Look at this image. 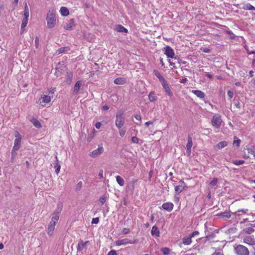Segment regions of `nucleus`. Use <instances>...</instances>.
Returning a JSON list of instances; mask_svg holds the SVG:
<instances>
[{
	"label": "nucleus",
	"instance_id": "1",
	"mask_svg": "<svg viewBox=\"0 0 255 255\" xmlns=\"http://www.w3.org/2000/svg\"><path fill=\"white\" fill-rule=\"evenodd\" d=\"M125 119L124 117V113L122 111H119L116 115V126L120 129L125 124Z\"/></svg>",
	"mask_w": 255,
	"mask_h": 255
},
{
	"label": "nucleus",
	"instance_id": "2",
	"mask_svg": "<svg viewBox=\"0 0 255 255\" xmlns=\"http://www.w3.org/2000/svg\"><path fill=\"white\" fill-rule=\"evenodd\" d=\"M235 252L238 255H249V251L248 249L243 246L238 245L235 248Z\"/></svg>",
	"mask_w": 255,
	"mask_h": 255
},
{
	"label": "nucleus",
	"instance_id": "3",
	"mask_svg": "<svg viewBox=\"0 0 255 255\" xmlns=\"http://www.w3.org/2000/svg\"><path fill=\"white\" fill-rule=\"evenodd\" d=\"M222 122L221 116L219 115H215L211 121L212 125L216 128L221 126Z\"/></svg>",
	"mask_w": 255,
	"mask_h": 255
},
{
	"label": "nucleus",
	"instance_id": "4",
	"mask_svg": "<svg viewBox=\"0 0 255 255\" xmlns=\"http://www.w3.org/2000/svg\"><path fill=\"white\" fill-rule=\"evenodd\" d=\"M136 240H134L133 241L130 240L128 239H124L122 240H118L116 242V245L117 246H121L122 245L127 244H134L136 243Z\"/></svg>",
	"mask_w": 255,
	"mask_h": 255
},
{
	"label": "nucleus",
	"instance_id": "5",
	"mask_svg": "<svg viewBox=\"0 0 255 255\" xmlns=\"http://www.w3.org/2000/svg\"><path fill=\"white\" fill-rule=\"evenodd\" d=\"M186 187L185 183L182 180H180L178 184L176 185H174L175 187V191L176 194H179Z\"/></svg>",
	"mask_w": 255,
	"mask_h": 255
},
{
	"label": "nucleus",
	"instance_id": "6",
	"mask_svg": "<svg viewBox=\"0 0 255 255\" xmlns=\"http://www.w3.org/2000/svg\"><path fill=\"white\" fill-rule=\"evenodd\" d=\"M250 154L252 155L255 158V147L254 146L251 148L245 149L244 157L246 158H249Z\"/></svg>",
	"mask_w": 255,
	"mask_h": 255
},
{
	"label": "nucleus",
	"instance_id": "7",
	"mask_svg": "<svg viewBox=\"0 0 255 255\" xmlns=\"http://www.w3.org/2000/svg\"><path fill=\"white\" fill-rule=\"evenodd\" d=\"M46 20L48 28H51L55 26L56 20L55 17H46Z\"/></svg>",
	"mask_w": 255,
	"mask_h": 255
},
{
	"label": "nucleus",
	"instance_id": "8",
	"mask_svg": "<svg viewBox=\"0 0 255 255\" xmlns=\"http://www.w3.org/2000/svg\"><path fill=\"white\" fill-rule=\"evenodd\" d=\"M161 84L164 89L165 90L166 94L168 95L169 96H172V92L170 90V88L166 81H164L163 82H161Z\"/></svg>",
	"mask_w": 255,
	"mask_h": 255
},
{
	"label": "nucleus",
	"instance_id": "9",
	"mask_svg": "<svg viewBox=\"0 0 255 255\" xmlns=\"http://www.w3.org/2000/svg\"><path fill=\"white\" fill-rule=\"evenodd\" d=\"M56 225L53 222L49 223L47 228V234L49 236H51L53 235Z\"/></svg>",
	"mask_w": 255,
	"mask_h": 255
},
{
	"label": "nucleus",
	"instance_id": "10",
	"mask_svg": "<svg viewBox=\"0 0 255 255\" xmlns=\"http://www.w3.org/2000/svg\"><path fill=\"white\" fill-rule=\"evenodd\" d=\"M104 151L102 147H99L97 149L93 150L90 154V156L93 157H96L101 154Z\"/></svg>",
	"mask_w": 255,
	"mask_h": 255
},
{
	"label": "nucleus",
	"instance_id": "11",
	"mask_svg": "<svg viewBox=\"0 0 255 255\" xmlns=\"http://www.w3.org/2000/svg\"><path fill=\"white\" fill-rule=\"evenodd\" d=\"M165 54L168 57L171 58H173L174 56V52L170 46H166L165 47Z\"/></svg>",
	"mask_w": 255,
	"mask_h": 255
},
{
	"label": "nucleus",
	"instance_id": "12",
	"mask_svg": "<svg viewBox=\"0 0 255 255\" xmlns=\"http://www.w3.org/2000/svg\"><path fill=\"white\" fill-rule=\"evenodd\" d=\"M243 241L244 243L249 245H253L255 243V241L253 239L251 236H248L244 238Z\"/></svg>",
	"mask_w": 255,
	"mask_h": 255
},
{
	"label": "nucleus",
	"instance_id": "13",
	"mask_svg": "<svg viewBox=\"0 0 255 255\" xmlns=\"http://www.w3.org/2000/svg\"><path fill=\"white\" fill-rule=\"evenodd\" d=\"M162 207L164 210L170 212L173 209V204L171 203H165L163 204Z\"/></svg>",
	"mask_w": 255,
	"mask_h": 255
},
{
	"label": "nucleus",
	"instance_id": "14",
	"mask_svg": "<svg viewBox=\"0 0 255 255\" xmlns=\"http://www.w3.org/2000/svg\"><path fill=\"white\" fill-rule=\"evenodd\" d=\"M28 17H24L22 20V23L21 25L20 33H22L24 31V28L26 26L28 23Z\"/></svg>",
	"mask_w": 255,
	"mask_h": 255
},
{
	"label": "nucleus",
	"instance_id": "15",
	"mask_svg": "<svg viewBox=\"0 0 255 255\" xmlns=\"http://www.w3.org/2000/svg\"><path fill=\"white\" fill-rule=\"evenodd\" d=\"M89 243V241H86L85 242H83V241H81L79 242L77 246V251L81 252L83 249L86 247L87 244Z\"/></svg>",
	"mask_w": 255,
	"mask_h": 255
},
{
	"label": "nucleus",
	"instance_id": "16",
	"mask_svg": "<svg viewBox=\"0 0 255 255\" xmlns=\"http://www.w3.org/2000/svg\"><path fill=\"white\" fill-rule=\"evenodd\" d=\"M21 140L19 139H15L14 141V146L12 148L13 151H17L20 147Z\"/></svg>",
	"mask_w": 255,
	"mask_h": 255
},
{
	"label": "nucleus",
	"instance_id": "17",
	"mask_svg": "<svg viewBox=\"0 0 255 255\" xmlns=\"http://www.w3.org/2000/svg\"><path fill=\"white\" fill-rule=\"evenodd\" d=\"M81 86V82L80 81H78L74 87V90H73V94L76 95L78 93L80 88Z\"/></svg>",
	"mask_w": 255,
	"mask_h": 255
},
{
	"label": "nucleus",
	"instance_id": "18",
	"mask_svg": "<svg viewBox=\"0 0 255 255\" xmlns=\"http://www.w3.org/2000/svg\"><path fill=\"white\" fill-rule=\"evenodd\" d=\"M192 92L199 98L203 99L205 97L204 93L200 90H192Z\"/></svg>",
	"mask_w": 255,
	"mask_h": 255
},
{
	"label": "nucleus",
	"instance_id": "19",
	"mask_svg": "<svg viewBox=\"0 0 255 255\" xmlns=\"http://www.w3.org/2000/svg\"><path fill=\"white\" fill-rule=\"evenodd\" d=\"M30 122L35 127L37 128H41V125L39 121L35 119L34 118H32L30 120Z\"/></svg>",
	"mask_w": 255,
	"mask_h": 255
},
{
	"label": "nucleus",
	"instance_id": "20",
	"mask_svg": "<svg viewBox=\"0 0 255 255\" xmlns=\"http://www.w3.org/2000/svg\"><path fill=\"white\" fill-rule=\"evenodd\" d=\"M61 14L62 16H68L69 14V11L68 8L66 7L62 6L60 8Z\"/></svg>",
	"mask_w": 255,
	"mask_h": 255
},
{
	"label": "nucleus",
	"instance_id": "21",
	"mask_svg": "<svg viewBox=\"0 0 255 255\" xmlns=\"http://www.w3.org/2000/svg\"><path fill=\"white\" fill-rule=\"evenodd\" d=\"M74 20L73 19H71L69 20V22L64 25V28L67 30H70L72 29L73 26L74 25Z\"/></svg>",
	"mask_w": 255,
	"mask_h": 255
},
{
	"label": "nucleus",
	"instance_id": "22",
	"mask_svg": "<svg viewBox=\"0 0 255 255\" xmlns=\"http://www.w3.org/2000/svg\"><path fill=\"white\" fill-rule=\"evenodd\" d=\"M116 30L119 32H128V29L125 28L122 25H118L116 26Z\"/></svg>",
	"mask_w": 255,
	"mask_h": 255
},
{
	"label": "nucleus",
	"instance_id": "23",
	"mask_svg": "<svg viewBox=\"0 0 255 255\" xmlns=\"http://www.w3.org/2000/svg\"><path fill=\"white\" fill-rule=\"evenodd\" d=\"M41 99L42 100V102L45 104L49 103L51 101L50 97L45 95H41Z\"/></svg>",
	"mask_w": 255,
	"mask_h": 255
},
{
	"label": "nucleus",
	"instance_id": "24",
	"mask_svg": "<svg viewBox=\"0 0 255 255\" xmlns=\"http://www.w3.org/2000/svg\"><path fill=\"white\" fill-rule=\"evenodd\" d=\"M151 233L152 235L158 237L159 235V231L158 228L156 226H154L151 230Z\"/></svg>",
	"mask_w": 255,
	"mask_h": 255
},
{
	"label": "nucleus",
	"instance_id": "25",
	"mask_svg": "<svg viewBox=\"0 0 255 255\" xmlns=\"http://www.w3.org/2000/svg\"><path fill=\"white\" fill-rule=\"evenodd\" d=\"M191 237H190V236L189 235L188 237H185L184 238H183L182 239V243L183 244L185 245H190L191 242H192V241H191Z\"/></svg>",
	"mask_w": 255,
	"mask_h": 255
},
{
	"label": "nucleus",
	"instance_id": "26",
	"mask_svg": "<svg viewBox=\"0 0 255 255\" xmlns=\"http://www.w3.org/2000/svg\"><path fill=\"white\" fill-rule=\"evenodd\" d=\"M62 207H63V206H62V204H61V203L58 204L57 207L56 209H55V210L54 211L53 214L59 215L60 213H61V212L62 210Z\"/></svg>",
	"mask_w": 255,
	"mask_h": 255
},
{
	"label": "nucleus",
	"instance_id": "27",
	"mask_svg": "<svg viewBox=\"0 0 255 255\" xmlns=\"http://www.w3.org/2000/svg\"><path fill=\"white\" fill-rule=\"evenodd\" d=\"M154 73L155 76L158 78L159 81L161 83L165 80L164 77L160 74V72L158 71L155 70L154 71Z\"/></svg>",
	"mask_w": 255,
	"mask_h": 255
},
{
	"label": "nucleus",
	"instance_id": "28",
	"mask_svg": "<svg viewBox=\"0 0 255 255\" xmlns=\"http://www.w3.org/2000/svg\"><path fill=\"white\" fill-rule=\"evenodd\" d=\"M70 50L69 47H64L60 48L55 53L56 54L59 55L64 52H67Z\"/></svg>",
	"mask_w": 255,
	"mask_h": 255
},
{
	"label": "nucleus",
	"instance_id": "29",
	"mask_svg": "<svg viewBox=\"0 0 255 255\" xmlns=\"http://www.w3.org/2000/svg\"><path fill=\"white\" fill-rule=\"evenodd\" d=\"M55 158H56V163L54 164V168H56L55 169V172L57 174H58L59 172H60V168H61V166L58 163V159H57V157L56 156L55 157Z\"/></svg>",
	"mask_w": 255,
	"mask_h": 255
},
{
	"label": "nucleus",
	"instance_id": "30",
	"mask_svg": "<svg viewBox=\"0 0 255 255\" xmlns=\"http://www.w3.org/2000/svg\"><path fill=\"white\" fill-rule=\"evenodd\" d=\"M148 99L151 102H153L157 100V97L155 96L154 92H150L148 95Z\"/></svg>",
	"mask_w": 255,
	"mask_h": 255
},
{
	"label": "nucleus",
	"instance_id": "31",
	"mask_svg": "<svg viewBox=\"0 0 255 255\" xmlns=\"http://www.w3.org/2000/svg\"><path fill=\"white\" fill-rule=\"evenodd\" d=\"M219 216H220V217H221L223 219H229L231 217V215L229 212H223V213L220 214L219 215Z\"/></svg>",
	"mask_w": 255,
	"mask_h": 255
},
{
	"label": "nucleus",
	"instance_id": "32",
	"mask_svg": "<svg viewBox=\"0 0 255 255\" xmlns=\"http://www.w3.org/2000/svg\"><path fill=\"white\" fill-rule=\"evenodd\" d=\"M228 144V142L226 141H222L220 142L217 145V147L218 149H220L226 146Z\"/></svg>",
	"mask_w": 255,
	"mask_h": 255
},
{
	"label": "nucleus",
	"instance_id": "33",
	"mask_svg": "<svg viewBox=\"0 0 255 255\" xmlns=\"http://www.w3.org/2000/svg\"><path fill=\"white\" fill-rule=\"evenodd\" d=\"M192 145H193V143H192V137L189 135L188 137L187 143L186 144V148L188 149L191 148Z\"/></svg>",
	"mask_w": 255,
	"mask_h": 255
},
{
	"label": "nucleus",
	"instance_id": "34",
	"mask_svg": "<svg viewBox=\"0 0 255 255\" xmlns=\"http://www.w3.org/2000/svg\"><path fill=\"white\" fill-rule=\"evenodd\" d=\"M116 180L118 183L121 186H123L125 184V181L124 179L120 176L116 177Z\"/></svg>",
	"mask_w": 255,
	"mask_h": 255
},
{
	"label": "nucleus",
	"instance_id": "35",
	"mask_svg": "<svg viewBox=\"0 0 255 255\" xmlns=\"http://www.w3.org/2000/svg\"><path fill=\"white\" fill-rule=\"evenodd\" d=\"M51 216V221L50 222H53V223L56 224L59 219V215L52 214Z\"/></svg>",
	"mask_w": 255,
	"mask_h": 255
},
{
	"label": "nucleus",
	"instance_id": "36",
	"mask_svg": "<svg viewBox=\"0 0 255 255\" xmlns=\"http://www.w3.org/2000/svg\"><path fill=\"white\" fill-rule=\"evenodd\" d=\"M255 230L252 227H247L243 230V232L248 234H251Z\"/></svg>",
	"mask_w": 255,
	"mask_h": 255
},
{
	"label": "nucleus",
	"instance_id": "37",
	"mask_svg": "<svg viewBox=\"0 0 255 255\" xmlns=\"http://www.w3.org/2000/svg\"><path fill=\"white\" fill-rule=\"evenodd\" d=\"M114 83L116 84H124L125 80L122 78H118L114 80Z\"/></svg>",
	"mask_w": 255,
	"mask_h": 255
},
{
	"label": "nucleus",
	"instance_id": "38",
	"mask_svg": "<svg viewBox=\"0 0 255 255\" xmlns=\"http://www.w3.org/2000/svg\"><path fill=\"white\" fill-rule=\"evenodd\" d=\"M247 211H248V209L239 210L238 211L236 212L234 214L236 216H240L241 215L240 213H242V214H246Z\"/></svg>",
	"mask_w": 255,
	"mask_h": 255
},
{
	"label": "nucleus",
	"instance_id": "39",
	"mask_svg": "<svg viewBox=\"0 0 255 255\" xmlns=\"http://www.w3.org/2000/svg\"><path fill=\"white\" fill-rule=\"evenodd\" d=\"M218 182V179L217 178H214L211 182L209 183V187H213V186L217 185Z\"/></svg>",
	"mask_w": 255,
	"mask_h": 255
},
{
	"label": "nucleus",
	"instance_id": "40",
	"mask_svg": "<svg viewBox=\"0 0 255 255\" xmlns=\"http://www.w3.org/2000/svg\"><path fill=\"white\" fill-rule=\"evenodd\" d=\"M161 251L164 255H168L169 254L170 250L167 248H163L161 249Z\"/></svg>",
	"mask_w": 255,
	"mask_h": 255
},
{
	"label": "nucleus",
	"instance_id": "41",
	"mask_svg": "<svg viewBox=\"0 0 255 255\" xmlns=\"http://www.w3.org/2000/svg\"><path fill=\"white\" fill-rule=\"evenodd\" d=\"M16 151H13V150H11V157L10 159V161L11 162H13L14 160H15V157L17 155V153Z\"/></svg>",
	"mask_w": 255,
	"mask_h": 255
},
{
	"label": "nucleus",
	"instance_id": "42",
	"mask_svg": "<svg viewBox=\"0 0 255 255\" xmlns=\"http://www.w3.org/2000/svg\"><path fill=\"white\" fill-rule=\"evenodd\" d=\"M56 13V10L54 9H52L49 10L46 16H55Z\"/></svg>",
	"mask_w": 255,
	"mask_h": 255
},
{
	"label": "nucleus",
	"instance_id": "43",
	"mask_svg": "<svg viewBox=\"0 0 255 255\" xmlns=\"http://www.w3.org/2000/svg\"><path fill=\"white\" fill-rule=\"evenodd\" d=\"M244 162V160H235L233 161V163L236 165L243 164Z\"/></svg>",
	"mask_w": 255,
	"mask_h": 255
},
{
	"label": "nucleus",
	"instance_id": "44",
	"mask_svg": "<svg viewBox=\"0 0 255 255\" xmlns=\"http://www.w3.org/2000/svg\"><path fill=\"white\" fill-rule=\"evenodd\" d=\"M14 136L16 137L15 139H19L20 140H21V136L17 130L14 131Z\"/></svg>",
	"mask_w": 255,
	"mask_h": 255
},
{
	"label": "nucleus",
	"instance_id": "45",
	"mask_svg": "<svg viewBox=\"0 0 255 255\" xmlns=\"http://www.w3.org/2000/svg\"><path fill=\"white\" fill-rule=\"evenodd\" d=\"M126 130L124 128L120 129L119 130V133L121 137H123L125 133H126Z\"/></svg>",
	"mask_w": 255,
	"mask_h": 255
},
{
	"label": "nucleus",
	"instance_id": "46",
	"mask_svg": "<svg viewBox=\"0 0 255 255\" xmlns=\"http://www.w3.org/2000/svg\"><path fill=\"white\" fill-rule=\"evenodd\" d=\"M23 16H29L28 8L26 3L25 5V10Z\"/></svg>",
	"mask_w": 255,
	"mask_h": 255
},
{
	"label": "nucleus",
	"instance_id": "47",
	"mask_svg": "<svg viewBox=\"0 0 255 255\" xmlns=\"http://www.w3.org/2000/svg\"><path fill=\"white\" fill-rule=\"evenodd\" d=\"M100 201L102 205H103L106 201V197L105 196H103L100 197Z\"/></svg>",
	"mask_w": 255,
	"mask_h": 255
},
{
	"label": "nucleus",
	"instance_id": "48",
	"mask_svg": "<svg viewBox=\"0 0 255 255\" xmlns=\"http://www.w3.org/2000/svg\"><path fill=\"white\" fill-rule=\"evenodd\" d=\"M82 186V182L81 181L78 183L76 186V190L77 191H79L81 189V187Z\"/></svg>",
	"mask_w": 255,
	"mask_h": 255
},
{
	"label": "nucleus",
	"instance_id": "49",
	"mask_svg": "<svg viewBox=\"0 0 255 255\" xmlns=\"http://www.w3.org/2000/svg\"><path fill=\"white\" fill-rule=\"evenodd\" d=\"M215 236V234H212L205 237L206 241L210 240Z\"/></svg>",
	"mask_w": 255,
	"mask_h": 255
},
{
	"label": "nucleus",
	"instance_id": "50",
	"mask_svg": "<svg viewBox=\"0 0 255 255\" xmlns=\"http://www.w3.org/2000/svg\"><path fill=\"white\" fill-rule=\"evenodd\" d=\"M131 141L133 143H138L139 141L138 138L136 136H133L131 137Z\"/></svg>",
	"mask_w": 255,
	"mask_h": 255
},
{
	"label": "nucleus",
	"instance_id": "51",
	"mask_svg": "<svg viewBox=\"0 0 255 255\" xmlns=\"http://www.w3.org/2000/svg\"><path fill=\"white\" fill-rule=\"evenodd\" d=\"M234 104H235V106L237 108L240 109L241 108V104L239 101H235Z\"/></svg>",
	"mask_w": 255,
	"mask_h": 255
},
{
	"label": "nucleus",
	"instance_id": "52",
	"mask_svg": "<svg viewBox=\"0 0 255 255\" xmlns=\"http://www.w3.org/2000/svg\"><path fill=\"white\" fill-rule=\"evenodd\" d=\"M99 219L98 218H93L92 221V224H97L99 223Z\"/></svg>",
	"mask_w": 255,
	"mask_h": 255
},
{
	"label": "nucleus",
	"instance_id": "53",
	"mask_svg": "<svg viewBox=\"0 0 255 255\" xmlns=\"http://www.w3.org/2000/svg\"><path fill=\"white\" fill-rule=\"evenodd\" d=\"M98 176L100 179H103V170L100 169L98 174Z\"/></svg>",
	"mask_w": 255,
	"mask_h": 255
},
{
	"label": "nucleus",
	"instance_id": "54",
	"mask_svg": "<svg viewBox=\"0 0 255 255\" xmlns=\"http://www.w3.org/2000/svg\"><path fill=\"white\" fill-rule=\"evenodd\" d=\"M240 142H241V140L239 139H237V140H234L233 144H236L237 146H239Z\"/></svg>",
	"mask_w": 255,
	"mask_h": 255
},
{
	"label": "nucleus",
	"instance_id": "55",
	"mask_svg": "<svg viewBox=\"0 0 255 255\" xmlns=\"http://www.w3.org/2000/svg\"><path fill=\"white\" fill-rule=\"evenodd\" d=\"M117 252L115 250H111L110 251L107 255H117Z\"/></svg>",
	"mask_w": 255,
	"mask_h": 255
},
{
	"label": "nucleus",
	"instance_id": "56",
	"mask_svg": "<svg viewBox=\"0 0 255 255\" xmlns=\"http://www.w3.org/2000/svg\"><path fill=\"white\" fill-rule=\"evenodd\" d=\"M227 95H228V97L230 98V99H231L233 98L234 94H233V92H232V91H229L227 93Z\"/></svg>",
	"mask_w": 255,
	"mask_h": 255
},
{
	"label": "nucleus",
	"instance_id": "57",
	"mask_svg": "<svg viewBox=\"0 0 255 255\" xmlns=\"http://www.w3.org/2000/svg\"><path fill=\"white\" fill-rule=\"evenodd\" d=\"M199 233L198 231H195V232L192 233L191 234H190L189 235L190 236V237L192 238V237H194V236L198 235Z\"/></svg>",
	"mask_w": 255,
	"mask_h": 255
},
{
	"label": "nucleus",
	"instance_id": "58",
	"mask_svg": "<svg viewBox=\"0 0 255 255\" xmlns=\"http://www.w3.org/2000/svg\"><path fill=\"white\" fill-rule=\"evenodd\" d=\"M35 43L36 47H38V45L39 44V38L37 36L35 37Z\"/></svg>",
	"mask_w": 255,
	"mask_h": 255
},
{
	"label": "nucleus",
	"instance_id": "59",
	"mask_svg": "<svg viewBox=\"0 0 255 255\" xmlns=\"http://www.w3.org/2000/svg\"><path fill=\"white\" fill-rule=\"evenodd\" d=\"M129 229L127 228H124L123 230V233L124 234H127L129 233Z\"/></svg>",
	"mask_w": 255,
	"mask_h": 255
},
{
	"label": "nucleus",
	"instance_id": "60",
	"mask_svg": "<svg viewBox=\"0 0 255 255\" xmlns=\"http://www.w3.org/2000/svg\"><path fill=\"white\" fill-rule=\"evenodd\" d=\"M101 126V123L100 122H97L95 124V127L99 129Z\"/></svg>",
	"mask_w": 255,
	"mask_h": 255
},
{
	"label": "nucleus",
	"instance_id": "61",
	"mask_svg": "<svg viewBox=\"0 0 255 255\" xmlns=\"http://www.w3.org/2000/svg\"><path fill=\"white\" fill-rule=\"evenodd\" d=\"M134 118H135L136 120H138V121H140V120H141V116H140L139 115H138V114L135 115L134 116Z\"/></svg>",
	"mask_w": 255,
	"mask_h": 255
},
{
	"label": "nucleus",
	"instance_id": "62",
	"mask_svg": "<svg viewBox=\"0 0 255 255\" xmlns=\"http://www.w3.org/2000/svg\"><path fill=\"white\" fill-rule=\"evenodd\" d=\"M109 109V107L107 105H105L102 107V110L104 111H108Z\"/></svg>",
	"mask_w": 255,
	"mask_h": 255
},
{
	"label": "nucleus",
	"instance_id": "63",
	"mask_svg": "<svg viewBox=\"0 0 255 255\" xmlns=\"http://www.w3.org/2000/svg\"><path fill=\"white\" fill-rule=\"evenodd\" d=\"M191 148H187V150H186V153L189 156L191 154Z\"/></svg>",
	"mask_w": 255,
	"mask_h": 255
},
{
	"label": "nucleus",
	"instance_id": "64",
	"mask_svg": "<svg viewBox=\"0 0 255 255\" xmlns=\"http://www.w3.org/2000/svg\"><path fill=\"white\" fill-rule=\"evenodd\" d=\"M153 123L152 122H151V121H148V122H147L145 123V125L147 126V127H148L149 125L150 124H152Z\"/></svg>",
	"mask_w": 255,
	"mask_h": 255
}]
</instances>
